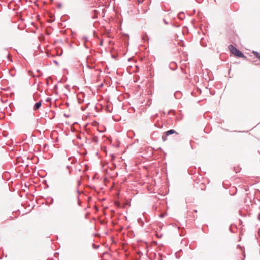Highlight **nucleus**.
I'll use <instances>...</instances> for the list:
<instances>
[{"mask_svg":"<svg viewBox=\"0 0 260 260\" xmlns=\"http://www.w3.org/2000/svg\"><path fill=\"white\" fill-rule=\"evenodd\" d=\"M229 49L231 52L235 56L246 58V56L243 55V54L237 48H236L233 45L229 46Z\"/></svg>","mask_w":260,"mask_h":260,"instance_id":"1","label":"nucleus"},{"mask_svg":"<svg viewBox=\"0 0 260 260\" xmlns=\"http://www.w3.org/2000/svg\"><path fill=\"white\" fill-rule=\"evenodd\" d=\"M173 134H178V133L176 131H175L174 129H170V130L166 132V136H163L162 137V139L164 140V141H165L167 140V137L168 136H169V135Z\"/></svg>","mask_w":260,"mask_h":260,"instance_id":"2","label":"nucleus"},{"mask_svg":"<svg viewBox=\"0 0 260 260\" xmlns=\"http://www.w3.org/2000/svg\"><path fill=\"white\" fill-rule=\"evenodd\" d=\"M41 105H42L41 102L40 101L39 102H37V103H36V104L34 106V110H37L39 109L41 107Z\"/></svg>","mask_w":260,"mask_h":260,"instance_id":"3","label":"nucleus"},{"mask_svg":"<svg viewBox=\"0 0 260 260\" xmlns=\"http://www.w3.org/2000/svg\"><path fill=\"white\" fill-rule=\"evenodd\" d=\"M252 53L255 55V56L258 58L260 60V53L256 52V51H252Z\"/></svg>","mask_w":260,"mask_h":260,"instance_id":"4","label":"nucleus"}]
</instances>
